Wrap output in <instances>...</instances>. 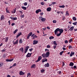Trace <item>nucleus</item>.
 Masks as SVG:
<instances>
[{
    "instance_id": "nucleus-1",
    "label": "nucleus",
    "mask_w": 77,
    "mask_h": 77,
    "mask_svg": "<svg viewBox=\"0 0 77 77\" xmlns=\"http://www.w3.org/2000/svg\"><path fill=\"white\" fill-rule=\"evenodd\" d=\"M42 56L43 58H47V57H48L50 56V52L48 51L45 53H43L42 55Z\"/></svg>"
},
{
    "instance_id": "nucleus-2",
    "label": "nucleus",
    "mask_w": 77,
    "mask_h": 77,
    "mask_svg": "<svg viewBox=\"0 0 77 77\" xmlns=\"http://www.w3.org/2000/svg\"><path fill=\"white\" fill-rule=\"evenodd\" d=\"M32 32H30L29 33V34L27 36V39H29V38H30V36H32Z\"/></svg>"
},
{
    "instance_id": "nucleus-3",
    "label": "nucleus",
    "mask_w": 77,
    "mask_h": 77,
    "mask_svg": "<svg viewBox=\"0 0 77 77\" xmlns=\"http://www.w3.org/2000/svg\"><path fill=\"white\" fill-rule=\"evenodd\" d=\"M42 56H39L38 57V60H36V62H39V61H40V60H41V59H42Z\"/></svg>"
},
{
    "instance_id": "nucleus-4",
    "label": "nucleus",
    "mask_w": 77,
    "mask_h": 77,
    "mask_svg": "<svg viewBox=\"0 0 77 77\" xmlns=\"http://www.w3.org/2000/svg\"><path fill=\"white\" fill-rule=\"evenodd\" d=\"M39 18L41 19V21H43V22H44V21L46 20V19H45V18H43V17H42L40 16Z\"/></svg>"
},
{
    "instance_id": "nucleus-5",
    "label": "nucleus",
    "mask_w": 77,
    "mask_h": 77,
    "mask_svg": "<svg viewBox=\"0 0 77 77\" xmlns=\"http://www.w3.org/2000/svg\"><path fill=\"white\" fill-rule=\"evenodd\" d=\"M38 43V41L34 40L33 41V45H35V44H37Z\"/></svg>"
},
{
    "instance_id": "nucleus-6",
    "label": "nucleus",
    "mask_w": 77,
    "mask_h": 77,
    "mask_svg": "<svg viewBox=\"0 0 77 77\" xmlns=\"http://www.w3.org/2000/svg\"><path fill=\"white\" fill-rule=\"evenodd\" d=\"M14 60V58H13L11 59H7L6 60V62H12Z\"/></svg>"
},
{
    "instance_id": "nucleus-7",
    "label": "nucleus",
    "mask_w": 77,
    "mask_h": 77,
    "mask_svg": "<svg viewBox=\"0 0 77 77\" xmlns=\"http://www.w3.org/2000/svg\"><path fill=\"white\" fill-rule=\"evenodd\" d=\"M10 18H11V20H17V18L16 17H10Z\"/></svg>"
},
{
    "instance_id": "nucleus-8",
    "label": "nucleus",
    "mask_w": 77,
    "mask_h": 77,
    "mask_svg": "<svg viewBox=\"0 0 77 77\" xmlns=\"http://www.w3.org/2000/svg\"><path fill=\"white\" fill-rule=\"evenodd\" d=\"M74 26H72L71 27L70 29H69L68 31H69V30H70V31H72L73 30H74Z\"/></svg>"
},
{
    "instance_id": "nucleus-9",
    "label": "nucleus",
    "mask_w": 77,
    "mask_h": 77,
    "mask_svg": "<svg viewBox=\"0 0 77 77\" xmlns=\"http://www.w3.org/2000/svg\"><path fill=\"white\" fill-rule=\"evenodd\" d=\"M47 58H44L42 60V63H44L45 62H47Z\"/></svg>"
},
{
    "instance_id": "nucleus-10",
    "label": "nucleus",
    "mask_w": 77,
    "mask_h": 77,
    "mask_svg": "<svg viewBox=\"0 0 77 77\" xmlns=\"http://www.w3.org/2000/svg\"><path fill=\"white\" fill-rule=\"evenodd\" d=\"M50 66V65L49 64V63H47V64H45L44 65L45 67V68H46V67H49V66Z\"/></svg>"
},
{
    "instance_id": "nucleus-11",
    "label": "nucleus",
    "mask_w": 77,
    "mask_h": 77,
    "mask_svg": "<svg viewBox=\"0 0 77 77\" xmlns=\"http://www.w3.org/2000/svg\"><path fill=\"white\" fill-rule=\"evenodd\" d=\"M41 12V10L38 9L36 11V14H38L39 12Z\"/></svg>"
},
{
    "instance_id": "nucleus-12",
    "label": "nucleus",
    "mask_w": 77,
    "mask_h": 77,
    "mask_svg": "<svg viewBox=\"0 0 77 77\" xmlns=\"http://www.w3.org/2000/svg\"><path fill=\"white\" fill-rule=\"evenodd\" d=\"M75 54V53L74 52L72 51L71 52V53L70 54V57H72V55H74Z\"/></svg>"
},
{
    "instance_id": "nucleus-13",
    "label": "nucleus",
    "mask_w": 77,
    "mask_h": 77,
    "mask_svg": "<svg viewBox=\"0 0 77 77\" xmlns=\"http://www.w3.org/2000/svg\"><path fill=\"white\" fill-rule=\"evenodd\" d=\"M59 31V28L57 29L54 31V33L55 34H56L57 33V32Z\"/></svg>"
},
{
    "instance_id": "nucleus-14",
    "label": "nucleus",
    "mask_w": 77,
    "mask_h": 77,
    "mask_svg": "<svg viewBox=\"0 0 77 77\" xmlns=\"http://www.w3.org/2000/svg\"><path fill=\"white\" fill-rule=\"evenodd\" d=\"M51 7H49L47 8V11H48V12H50L51 11Z\"/></svg>"
},
{
    "instance_id": "nucleus-15",
    "label": "nucleus",
    "mask_w": 77,
    "mask_h": 77,
    "mask_svg": "<svg viewBox=\"0 0 77 77\" xmlns=\"http://www.w3.org/2000/svg\"><path fill=\"white\" fill-rule=\"evenodd\" d=\"M21 34H22V33H21V32H20L19 33H18V34L17 35V36H16L17 38H18L19 36H20L21 35Z\"/></svg>"
},
{
    "instance_id": "nucleus-16",
    "label": "nucleus",
    "mask_w": 77,
    "mask_h": 77,
    "mask_svg": "<svg viewBox=\"0 0 77 77\" xmlns=\"http://www.w3.org/2000/svg\"><path fill=\"white\" fill-rule=\"evenodd\" d=\"M19 51H21L22 53H23L24 52V48H21L20 49Z\"/></svg>"
},
{
    "instance_id": "nucleus-17",
    "label": "nucleus",
    "mask_w": 77,
    "mask_h": 77,
    "mask_svg": "<svg viewBox=\"0 0 77 77\" xmlns=\"http://www.w3.org/2000/svg\"><path fill=\"white\" fill-rule=\"evenodd\" d=\"M36 65L35 64H33L31 66V68H36Z\"/></svg>"
},
{
    "instance_id": "nucleus-18",
    "label": "nucleus",
    "mask_w": 77,
    "mask_h": 77,
    "mask_svg": "<svg viewBox=\"0 0 77 77\" xmlns=\"http://www.w3.org/2000/svg\"><path fill=\"white\" fill-rule=\"evenodd\" d=\"M5 19V17H4V15H2L1 17V20L2 21L3 20H4Z\"/></svg>"
},
{
    "instance_id": "nucleus-19",
    "label": "nucleus",
    "mask_w": 77,
    "mask_h": 77,
    "mask_svg": "<svg viewBox=\"0 0 77 77\" xmlns=\"http://www.w3.org/2000/svg\"><path fill=\"white\" fill-rule=\"evenodd\" d=\"M19 74L20 75H24V73L23 71H21L20 72Z\"/></svg>"
},
{
    "instance_id": "nucleus-20",
    "label": "nucleus",
    "mask_w": 77,
    "mask_h": 77,
    "mask_svg": "<svg viewBox=\"0 0 77 77\" xmlns=\"http://www.w3.org/2000/svg\"><path fill=\"white\" fill-rule=\"evenodd\" d=\"M59 32H60V33H63V29H59Z\"/></svg>"
},
{
    "instance_id": "nucleus-21",
    "label": "nucleus",
    "mask_w": 77,
    "mask_h": 77,
    "mask_svg": "<svg viewBox=\"0 0 77 77\" xmlns=\"http://www.w3.org/2000/svg\"><path fill=\"white\" fill-rule=\"evenodd\" d=\"M18 40L17 39L16 41L15 42H14L13 43L14 45H15V44H18Z\"/></svg>"
},
{
    "instance_id": "nucleus-22",
    "label": "nucleus",
    "mask_w": 77,
    "mask_h": 77,
    "mask_svg": "<svg viewBox=\"0 0 77 77\" xmlns=\"http://www.w3.org/2000/svg\"><path fill=\"white\" fill-rule=\"evenodd\" d=\"M74 65V63L72 62H71L69 64V66H72Z\"/></svg>"
},
{
    "instance_id": "nucleus-23",
    "label": "nucleus",
    "mask_w": 77,
    "mask_h": 77,
    "mask_svg": "<svg viewBox=\"0 0 77 77\" xmlns=\"http://www.w3.org/2000/svg\"><path fill=\"white\" fill-rule=\"evenodd\" d=\"M8 7H7L6 8V12L7 13H8L9 14L10 13L9 12V10H8Z\"/></svg>"
},
{
    "instance_id": "nucleus-24",
    "label": "nucleus",
    "mask_w": 77,
    "mask_h": 77,
    "mask_svg": "<svg viewBox=\"0 0 77 77\" xmlns=\"http://www.w3.org/2000/svg\"><path fill=\"white\" fill-rule=\"evenodd\" d=\"M59 8H65V5H60L59 6Z\"/></svg>"
},
{
    "instance_id": "nucleus-25",
    "label": "nucleus",
    "mask_w": 77,
    "mask_h": 77,
    "mask_svg": "<svg viewBox=\"0 0 77 77\" xmlns=\"http://www.w3.org/2000/svg\"><path fill=\"white\" fill-rule=\"evenodd\" d=\"M29 54V53H28L27 55H26V57H29L31 56H30V54Z\"/></svg>"
},
{
    "instance_id": "nucleus-26",
    "label": "nucleus",
    "mask_w": 77,
    "mask_h": 77,
    "mask_svg": "<svg viewBox=\"0 0 77 77\" xmlns=\"http://www.w3.org/2000/svg\"><path fill=\"white\" fill-rule=\"evenodd\" d=\"M15 12H16V8H15V9L13 10V11H12V13L15 14Z\"/></svg>"
},
{
    "instance_id": "nucleus-27",
    "label": "nucleus",
    "mask_w": 77,
    "mask_h": 77,
    "mask_svg": "<svg viewBox=\"0 0 77 77\" xmlns=\"http://www.w3.org/2000/svg\"><path fill=\"white\" fill-rule=\"evenodd\" d=\"M52 39H54V37L53 36H51L49 37V39L51 40Z\"/></svg>"
},
{
    "instance_id": "nucleus-28",
    "label": "nucleus",
    "mask_w": 77,
    "mask_h": 77,
    "mask_svg": "<svg viewBox=\"0 0 77 77\" xmlns=\"http://www.w3.org/2000/svg\"><path fill=\"white\" fill-rule=\"evenodd\" d=\"M8 37H7V38H6L5 40V42H8Z\"/></svg>"
},
{
    "instance_id": "nucleus-29",
    "label": "nucleus",
    "mask_w": 77,
    "mask_h": 77,
    "mask_svg": "<svg viewBox=\"0 0 77 77\" xmlns=\"http://www.w3.org/2000/svg\"><path fill=\"white\" fill-rule=\"evenodd\" d=\"M23 41L22 40V39H20L19 41V43L20 44H22L23 43Z\"/></svg>"
},
{
    "instance_id": "nucleus-30",
    "label": "nucleus",
    "mask_w": 77,
    "mask_h": 77,
    "mask_svg": "<svg viewBox=\"0 0 77 77\" xmlns=\"http://www.w3.org/2000/svg\"><path fill=\"white\" fill-rule=\"evenodd\" d=\"M22 9H24V10H26V7H22Z\"/></svg>"
},
{
    "instance_id": "nucleus-31",
    "label": "nucleus",
    "mask_w": 77,
    "mask_h": 77,
    "mask_svg": "<svg viewBox=\"0 0 77 77\" xmlns=\"http://www.w3.org/2000/svg\"><path fill=\"white\" fill-rule=\"evenodd\" d=\"M30 73H28L27 75V77H30Z\"/></svg>"
},
{
    "instance_id": "nucleus-32",
    "label": "nucleus",
    "mask_w": 77,
    "mask_h": 77,
    "mask_svg": "<svg viewBox=\"0 0 77 77\" xmlns=\"http://www.w3.org/2000/svg\"><path fill=\"white\" fill-rule=\"evenodd\" d=\"M35 38H38V36H36V35H35L33 36L32 39H35Z\"/></svg>"
},
{
    "instance_id": "nucleus-33",
    "label": "nucleus",
    "mask_w": 77,
    "mask_h": 77,
    "mask_svg": "<svg viewBox=\"0 0 77 77\" xmlns=\"http://www.w3.org/2000/svg\"><path fill=\"white\" fill-rule=\"evenodd\" d=\"M54 45H57V43H56V41H54Z\"/></svg>"
},
{
    "instance_id": "nucleus-34",
    "label": "nucleus",
    "mask_w": 77,
    "mask_h": 77,
    "mask_svg": "<svg viewBox=\"0 0 77 77\" xmlns=\"http://www.w3.org/2000/svg\"><path fill=\"white\" fill-rule=\"evenodd\" d=\"M72 20L74 21H76V17H73L72 18Z\"/></svg>"
},
{
    "instance_id": "nucleus-35",
    "label": "nucleus",
    "mask_w": 77,
    "mask_h": 77,
    "mask_svg": "<svg viewBox=\"0 0 77 77\" xmlns=\"http://www.w3.org/2000/svg\"><path fill=\"white\" fill-rule=\"evenodd\" d=\"M18 31V29H17L16 30H15L14 32V34H15L16 33H17V32Z\"/></svg>"
},
{
    "instance_id": "nucleus-36",
    "label": "nucleus",
    "mask_w": 77,
    "mask_h": 77,
    "mask_svg": "<svg viewBox=\"0 0 77 77\" xmlns=\"http://www.w3.org/2000/svg\"><path fill=\"white\" fill-rule=\"evenodd\" d=\"M6 56L5 54H4L3 55V58H4V59L6 58Z\"/></svg>"
},
{
    "instance_id": "nucleus-37",
    "label": "nucleus",
    "mask_w": 77,
    "mask_h": 77,
    "mask_svg": "<svg viewBox=\"0 0 77 77\" xmlns=\"http://www.w3.org/2000/svg\"><path fill=\"white\" fill-rule=\"evenodd\" d=\"M29 46H27L25 48V49L27 50H28V49H29Z\"/></svg>"
},
{
    "instance_id": "nucleus-38",
    "label": "nucleus",
    "mask_w": 77,
    "mask_h": 77,
    "mask_svg": "<svg viewBox=\"0 0 77 77\" xmlns=\"http://www.w3.org/2000/svg\"><path fill=\"white\" fill-rule=\"evenodd\" d=\"M3 65V64L2 63H0V67L2 66Z\"/></svg>"
},
{
    "instance_id": "nucleus-39",
    "label": "nucleus",
    "mask_w": 77,
    "mask_h": 77,
    "mask_svg": "<svg viewBox=\"0 0 77 77\" xmlns=\"http://www.w3.org/2000/svg\"><path fill=\"white\" fill-rule=\"evenodd\" d=\"M64 52V51H62V52H60V56H62V54H63Z\"/></svg>"
},
{
    "instance_id": "nucleus-40",
    "label": "nucleus",
    "mask_w": 77,
    "mask_h": 77,
    "mask_svg": "<svg viewBox=\"0 0 77 77\" xmlns=\"http://www.w3.org/2000/svg\"><path fill=\"white\" fill-rule=\"evenodd\" d=\"M72 24H73V25H75V26H76V24H77V22H75V23H73Z\"/></svg>"
},
{
    "instance_id": "nucleus-41",
    "label": "nucleus",
    "mask_w": 77,
    "mask_h": 77,
    "mask_svg": "<svg viewBox=\"0 0 77 77\" xmlns=\"http://www.w3.org/2000/svg\"><path fill=\"white\" fill-rule=\"evenodd\" d=\"M20 17L22 18H24V15L23 14V15H21L20 16Z\"/></svg>"
},
{
    "instance_id": "nucleus-42",
    "label": "nucleus",
    "mask_w": 77,
    "mask_h": 77,
    "mask_svg": "<svg viewBox=\"0 0 77 77\" xmlns=\"http://www.w3.org/2000/svg\"><path fill=\"white\" fill-rule=\"evenodd\" d=\"M61 33L60 32L59 34L57 35V36H60V35H61Z\"/></svg>"
},
{
    "instance_id": "nucleus-43",
    "label": "nucleus",
    "mask_w": 77,
    "mask_h": 77,
    "mask_svg": "<svg viewBox=\"0 0 77 77\" xmlns=\"http://www.w3.org/2000/svg\"><path fill=\"white\" fill-rule=\"evenodd\" d=\"M23 4L24 6H27V3L26 2L24 3Z\"/></svg>"
},
{
    "instance_id": "nucleus-44",
    "label": "nucleus",
    "mask_w": 77,
    "mask_h": 77,
    "mask_svg": "<svg viewBox=\"0 0 77 77\" xmlns=\"http://www.w3.org/2000/svg\"><path fill=\"white\" fill-rule=\"evenodd\" d=\"M68 40H65V44H68Z\"/></svg>"
},
{
    "instance_id": "nucleus-45",
    "label": "nucleus",
    "mask_w": 77,
    "mask_h": 77,
    "mask_svg": "<svg viewBox=\"0 0 77 77\" xmlns=\"http://www.w3.org/2000/svg\"><path fill=\"white\" fill-rule=\"evenodd\" d=\"M41 71L42 72H44L45 71V70L44 69H42L41 70Z\"/></svg>"
},
{
    "instance_id": "nucleus-46",
    "label": "nucleus",
    "mask_w": 77,
    "mask_h": 77,
    "mask_svg": "<svg viewBox=\"0 0 77 77\" xmlns=\"http://www.w3.org/2000/svg\"><path fill=\"white\" fill-rule=\"evenodd\" d=\"M66 15H69V13H68V11H66Z\"/></svg>"
},
{
    "instance_id": "nucleus-47",
    "label": "nucleus",
    "mask_w": 77,
    "mask_h": 77,
    "mask_svg": "<svg viewBox=\"0 0 77 77\" xmlns=\"http://www.w3.org/2000/svg\"><path fill=\"white\" fill-rule=\"evenodd\" d=\"M28 51V50H27L25 49V51H24L25 54L26 53H27V52Z\"/></svg>"
},
{
    "instance_id": "nucleus-48",
    "label": "nucleus",
    "mask_w": 77,
    "mask_h": 77,
    "mask_svg": "<svg viewBox=\"0 0 77 77\" xmlns=\"http://www.w3.org/2000/svg\"><path fill=\"white\" fill-rule=\"evenodd\" d=\"M72 48V46L71 45H69V49H71Z\"/></svg>"
},
{
    "instance_id": "nucleus-49",
    "label": "nucleus",
    "mask_w": 77,
    "mask_h": 77,
    "mask_svg": "<svg viewBox=\"0 0 77 77\" xmlns=\"http://www.w3.org/2000/svg\"><path fill=\"white\" fill-rule=\"evenodd\" d=\"M57 21L56 20H54L53 21V23H56Z\"/></svg>"
},
{
    "instance_id": "nucleus-50",
    "label": "nucleus",
    "mask_w": 77,
    "mask_h": 77,
    "mask_svg": "<svg viewBox=\"0 0 77 77\" xmlns=\"http://www.w3.org/2000/svg\"><path fill=\"white\" fill-rule=\"evenodd\" d=\"M52 5H55V4H56V2H53L51 3Z\"/></svg>"
},
{
    "instance_id": "nucleus-51",
    "label": "nucleus",
    "mask_w": 77,
    "mask_h": 77,
    "mask_svg": "<svg viewBox=\"0 0 77 77\" xmlns=\"http://www.w3.org/2000/svg\"><path fill=\"white\" fill-rule=\"evenodd\" d=\"M50 45H48L47 46V48H50Z\"/></svg>"
},
{
    "instance_id": "nucleus-52",
    "label": "nucleus",
    "mask_w": 77,
    "mask_h": 77,
    "mask_svg": "<svg viewBox=\"0 0 77 77\" xmlns=\"http://www.w3.org/2000/svg\"><path fill=\"white\" fill-rule=\"evenodd\" d=\"M6 50L5 49V48L4 49L2 50V52H4V51H6Z\"/></svg>"
},
{
    "instance_id": "nucleus-53",
    "label": "nucleus",
    "mask_w": 77,
    "mask_h": 77,
    "mask_svg": "<svg viewBox=\"0 0 77 77\" xmlns=\"http://www.w3.org/2000/svg\"><path fill=\"white\" fill-rule=\"evenodd\" d=\"M17 66V63H15L12 66L13 67L15 66Z\"/></svg>"
},
{
    "instance_id": "nucleus-54",
    "label": "nucleus",
    "mask_w": 77,
    "mask_h": 77,
    "mask_svg": "<svg viewBox=\"0 0 77 77\" xmlns=\"http://www.w3.org/2000/svg\"><path fill=\"white\" fill-rule=\"evenodd\" d=\"M72 41V38L70 40H69V43H70V42H71Z\"/></svg>"
},
{
    "instance_id": "nucleus-55",
    "label": "nucleus",
    "mask_w": 77,
    "mask_h": 77,
    "mask_svg": "<svg viewBox=\"0 0 77 77\" xmlns=\"http://www.w3.org/2000/svg\"><path fill=\"white\" fill-rule=\"evenodd\" d=\"M73 68L74 69H76V68H77V66H73Z\"/></svg>"
},
{
    "instance_id": "nucleus-56",
    "label": "nucleus",
    "mask_w": 77,
    "mask_h": 77,
    "mask_svg": "<svg viewBox=\"0 0 77 77\" xmlns=\"http://www.w3.org/2000/svg\"><path fill=\"white\" fill-rule=\"evenodd\" d=\"M44 14V13H43V12L42 13H40V15L41 16V15H43Z\"/></svg>"
},
{
    "instance_id": "nucleus-57",
    "label": "nucleus",
    "mask_w": 77,
    "mask_h": 77,
    "mask_svg": "<svg viewBox=\"0 0 77 77\" xmlns=\"http://www.w3.org/2000/svg\"><path fill=\"white\" fill-rule=\"evenodd\" d=\"M15 24L14 23H13L11 24V26H14Z\"/></svg>"
},
{
    "instance_id": "nucleus-58",
    "label": "nucleus",
    "mask_w": 77,
    "mask_h": 77,
    "mask_svg": "<svg viewBox=\"0 0 77 77\" xmlns=\"http://www.w3.org/2000/svg\"><path fill=\"white\" fill-rule=\"evenodd\" d=\"M71 27V26H69V25H68V29H70V28Z\"/></svg>"
},
{
    "instance_id": "nucleus-59",
    "label": "nucleus",
    "mask_w": 77,
    "mask_h": 77,
    "mask_svg": "<svg viewBox=\"0 0 77 77\" xmlns=\"http://www.w3.org/2000/svg\"><path fill=\"white\" fill-rule=\"evenodd\" d=\"M41 5H44V3H43V2H41Z\"/></svg>"
},
{
    "instance_id": "nucleus-60",
    "label": "nucleus",
    "mask_w": 77,
    "mask_h": 77,
    "mask_svg": "<svg viewBox=\"0 0 77 77\" xmlns=\"http://www.w3.org/2000/svg\"><path fill=\"white\" fill-rule=\"evenodd\" d=\"M32 50H33V48H32L31 49H29V51H32Z\"/></svg>"
},
{
    "instance_id": "nucleus-61",
    "label": "nucleus",
    "mask_w": 77,
    "mask_h": 77,
    "mask_svg": "<svg viewBox=\"0 0 77 77\" xmlns=\"http://www.w3.org/2000/svg\"><path fill=\"white\" fill-rule=\"evenodd\" d=\"M7 77H11V75H7Z\"/></svg>"
},
{
    "instance_id": "nucleus-62",
    "label": "nucleus",
    "mask_w": 77,
    "mask_h": 77,
    "mask_svg": "<svg viewBox=\"0 0 77 77\" xmlns=\"http://www.w3.org/2000/svg\"><path fill=\"white\" fill-rule=\"evenodd\" d=\"M64 30L65 31H66V32L67 30H68V29H67V28L64 29Z\"/></svg>"
},
{
    "instance_id": "nucleus-63",
    "label": "nucleus",
    "mask_w": 77,
    "mask_h": 77,
    "mask_svg": "<svg viewBox=\"0 0 77 77\" xmlns=\"http://www.w3.org/2000/svg\"><path fill=\"white\" fill-rule=\"evenodd\" d=\"M62 64V66H65V63L64 62H63Z\"/></svg>"
},
{
    "instance_id": "nucleus-64",
    "label": "nucleus",
    "mask_w": 77,
    "mask_h": 77,
    "mask_svg": "<svg viewBox=\"0 0 77 77\" xmlns=\"http://www.w3.org/2000/svg\"><path fill=\"white\" fill-rule=\"evenodd\" d=\"M74 29V31H75V32H76V31H77V29Z\"/></svg>"
}]
</instances>
